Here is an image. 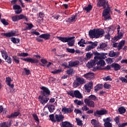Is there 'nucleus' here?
<instances>
[{
    "label": "nucleus",
    "instance_id": "nucleus-54",
    "mask_svg": "<svg viewBox=\"0 0 127 127\" xmlns=\"http://www.w3.org/2000/svg\"><path fill=\"white\" fill-rule=\"evenodd\" d=\"M66 51L68 52H69V53H75V49H74L66 48Z\"/></svg>",
    "mask_w": 127,
    "mask_h": 127
},
{
    "label": "nucleus",
    "instance_id": "nucleus-64",
    "mask_svg": "<svg viewBox=\"0 0 127 127\" xmlns=\"http://www.w3.org/2000/svg\"><path fill=\"white\" fill-rule=\"evenodd\" d=\"M126 126H127V123L118 124V127H126Z\"/></svg>",
    "mask_w": 127,
    "mask_h": 127
},
{
    "label": "nucleus",
    "instance_id": "nucleus-2",
    "mask_svg": "<svg viewBox=\"0 0 127 127\" xmlns=\"http://www.w3.org/2000/svg\"><path fill=\"white\" fill-rule=\"evenodd\" d=\"M105 34V30L103 29H94L89 32V36L90 38H99L103 37Z\"/></svg>",
    "mask_w": 127,
    "mask_h": 127
},
{
    "label": "nucleus",
    "instance_id": "nucleus-33",
    "mask_svg": "<svg viewBox=\"0 0 127 127\" xmlns=\"http://www.w3.org/2000/svg\"><path fill=\"white\" fill-rule=\"evenodd\" d=\"M92 8H93V6L91 4H88L87 7H84V9H85L87 12H90V11L92 10Z\"/></svg>",
    "mask_w": 127,
    "mask_h": 127
},
{
    "label": "nucleus",
    "instance_id": "nucleus-60",
    "mask_svg": "<svg viewBox=\"0 0 127 127\" xmlns=\"http://www.w3.org/2000/svg\"><path fill=\"white\" fill-rule=\"evenodd\" d=\"M61 69H58L56 70L52 71L51 73L52 74H58V73H61Z\"/></svg>",
    "mask_w": 127,
    "mask_h": 127
},
{
    "label": "nucleus",
    "instance_id": "nucleus-7",
    "mask_svg": "<svg viewBox=\"0 0 127 127\" xmlns=\"http://www.w3.org/2000/svg\"><path fill=\"white\" fill-rule=\"evenodd\" d=\"M108 113V110L103 109L100 110H96V112H94V117H97V118H100L101 116H104V115H107Z\"/></svg>",
    "mask_w": 127,
    "mask_h": 127
},
{
    "label": "nucleus",
    "instance_id": "nucleus-50",
    "mask_svg": "<svg viewBox=\"0 0 127 127\" xmlns=\"http://www.w3.org/2000/svg\"><path fill=\"white\" fill-rule=\"evenodd\" d=\"M74 103L76 104L78 106H81V105H83V103L81 101H78V100L76 99L74 101Z\"/></svg>",
    "mask_w": 127,
    "mask_h": 127
},
{
    "label": "nucleus",
    "instance_id": "nucleus-41",
    "mask_svg": "<svg viewBox=\"0 0 127 127\" xmlns=\"http://www.w3.org/2000/svg\"><path fill=\"white\" fill-rule=\"evenodd\" d=\"M1 53L2 57L4 59H5V58H6V57H8V55L7 54L6 51L3 50L2 51H1Z\"/></svg>",
    "mask_w": 127,
    "mask_h": 127
},
{
    "label": "nucleus",
    "instance_id": "nucleus-17",
    "mask_svg": "<svg viewBox=\"0 0 127 127\" xmlns=\"http://www.w3.org/2000/svg\"><path fill=\"white\" fill-rule=\"evenodd\" d=\"M56 118V121L57 122V123H60V122H63V120L65 119V117H64V115L62 114H56L55 115Z\"/></svg>",
    "mask_w": 127,
    "mask_h": 127
},
{
    "label": "nucleus",
    "instance_id": "nucleus-46",
    "mask_svg": "<svg viewBox=\"0 0 127 127\" xmlns=\"http://www.w3.org/2000/svg\"><path fill=\"white\" fill-rule=\"evenodd\" d=\"M18 56L19 57H27L28 56V53H21L20 54H19Z\"/></svg>",
    "mask_w": 127,
    "mask_h": 127
},
{
    "label": "nucleus",
    "instance_id": "nucleus-36",
    "mask_svg": "<svg viewBox=\"0 0 127 127\" xmlns=\"http://www.w3.org/2000/svg\"><path fill=\"white\" fill-rule=\"evenodd\" d=\"M48 108L50 113H53V112H54V110H55V106L54 105H49Z\"/></svg>",
    "mask_w": 127,
    "mask_h": 127
},
{
    "label": "nucleus",
    "instance_id": "nucleus-14",
    "mask_svg": "<svg viewBox=\"0 0 127 127\" xmlns=\"http://www.w3.org/2000/svg\"><path fill=\"white\" fill-rule=\"evenodd\" d=\"M95 60H91L89 63V67H94L97 64L98 59H101V57L95 56L94 57Z\"/></svg>",
    "mask_w": 127,
    "mask_h": 127
},
{
    "label": "nucleus",
    "instance_id": "nucleus-9",
    "mask_svg": "<svg viewBox=\"0 0 127 127\" xmlns=\"http://www.w3.org/2000/svg\"><path fill=\"white\" fill-rule=\"evenodd\" d=\"M108 1L107 0H98L97 3V7H103V8H106L107 5H108Z\"/></svg>",
    "mask_w": 127,
    "mask_h": 127
},
{
    "label": "nucleus",
    "instance_id": "nucleus-26",
    "mask_svg": "<svg viewBox=\"0 0 127 127\" xmlns=\"http://www.w3.org/2000/svg\"><path fill=\"white\" fill-rule=\"evenodd\" d=\"M66 74H67V75H69V76H72V75L75 74V71L74 70V69H73V68L70 67L68 69L66 70Z\"/></svg>",
    "mask_w": 127,
    "mask_h": 127
},
{
    "label": "nucleus",
    "instance_id": "nucleus-59",
    "mask_svg": "<svg viewBox=\"0 0 127 127\" xmlns=\"http://www.w3.org/2000/svg\"><path fill=\"white\" fill-rule=\"evenodd\" d=\"M81 110H82V111H85V112H87V111H88L89 109L87 107V104H86L82 107Z\"/></svg>",
    "mask_w": 127,
    "mask_h": 127
},
{
    "label": "nucleus",
    "instance_id": "nucleus-18",
    "mask_svg": "<svg viewBox=\"0 0 127 127\" xmlns=\"http://www.w3.org/2000/svg\"><path fill=\"white\" fill-rule=\"evenodd\" d=\"M94 74L93 72H88L84 74L83 75V77H84V78H85V79H87V80H91V79H93V78H94Z\"/></svg>",
    "mask_w": 127,
    "mask_h": 127
},
{
    "label": "nucleus",
    "instance_id": "nucleus-57",
    "mask_svg": "<svg viewBox=\"0 0 127 127\" xmlns=\"http://www.w3.org/2000/svg\"><path fill=\"white\" fill-rule=\"evenodd\" d=\"M107 46V44L105 43H102L100 45V48L101 49H103V48H105Z\"/></svg>",
    "mask_w": 127,
    "mask_h": 127
},
{
    "label": "nucleus",
    "instance_id": "nucleus-55",
    "mask_svg": "<svg viewBox=\"0 0 127 127\" xmlns=\"http://www.w3.org/2000/svg\"><path fill=\"white\" fill-rule=\"evenodd\" d=\"M111 84L109 83H105L104 85V87L105 88V89H110L111 88Z\"/></svg>",
    "mask_w": 127,
    "mask_h": 127
},
{
    "label": "nucleus",
    "instance_id": "nucleus-44",
    "mask_svg": "<svg viewBox=\"0 0 127 127\" xmlns=\"http://www.w3.org/2000/svg\"><path fill=\"white\" fill-rule=\"evenodd\" d=\"M5 82L7 85H9V84L12 82V79H11V78L9 77H6Z\"/></svg>",
    "mask_w": 127,
    "mask_h": 127
},
{
    "label": "nucleus",
    "instance_id": "nucleus-5",
    "mask_svg": "<svg viewBox=\"0 0 127 127\" xmlns=\"http://www.w3.org/2000/svg\"><path fill=\"white\" fill-rule=\"evenodd\" d=\"M96 64L97 66L96 67L93 68V71H97V70H103V68H102V67H104L105 65H106V63L104 60H102V58L100 57V59H98Z\"/></svg>",
    "mask_w": 127,
    "mask_h": 127
},
{
    "label": "nucleus",
    "instance_id": "nucleus-15",
    "mask_svg": "<svg viewBox=\"0 0 127 127\" xmlns=\"http://www.w3.org/2000/svg\"><path fill=\"white\" fill-rule=\"evenodd\" d=\"M20 112L19 111L14 112L9 115H7V119H15L17 117H18L20 115Z\"/></svg>",
    "mask_w": 127,
    "mask_h": 127
},
{
    "label": "nucleus",
    "instance_id": "nucleus-28",
    "mask_svg": "<svg viewBox=\"0 0 127 127\" xmlns=\"http://www.w3.org/2000/svg\"><path fill=\"white\" fill-rule=\"evenodd\" d=\"M31 72L30 71V70L26 68V67L24 68V71L22 72V75H27L28 76Z\"/></svg>",
    "mask_w": 127,
    "mask_h": 127
},
{
    "label": "nucleus",
    "instance_id": "nucleus-29",
    "mask_svg": "<svg viewBox=\"0 0 127 127\" xmlns=\"http://www.w3.org/2000/svg\"><path fill=\"white\" fill-rule=\"evenodd\" d=\"M103 122L105 124H111V122H113V118L112 117H108L106 119H104Z\"/></svg>",
    "mask_w": 127,
    "mask_h": 127
},
{
    "label": "nucleus",
    "instance_id": "nucleus-16",
    "mask_svg": "<svg viewBox=\"0 0 127 127\" xmlns=\"http://www.w3.org/2000/svg\"><path fill=\"white\" fill-rule=\"evenodd\" d=\"M84 88L87 93H90V92H91V90L93 89V82H89L87 85H84Z\"/></svg>",
    "mask_w": 127,
    "mask_h": 127
},
{
    "label": "nucleus",
    "instance_id": "nucleus-39",
    "mask_svg": "<svg viewBox=\"0 0 127 127\" xmlns=\"http://www.w3.org/2000/svg\"><path fill=\"white\" fill-rule=\"evenodd\" d=\"M4 59H5V62H7L8 64H11V62H12V60L11 59V58L10 57L8 56Z\"/></svg>",
    "mask_w": 127,
    "mask_h": 127
},
{
    "label": "nucleus",
    "instance_id": "nucleus-52",
    "mask_svg": "<svg viewBox=\"0 0 127 127\" xmlns=\"http://www.w3.org/2000/svg\"><path fill=\"white\" fill-rule=\"evenodd\" d=\"M109 56H110V57H115V56L118 57V55H117L114 52H110L109 54Z\"/></svg>",
    "mask_w": 127,
    "mask_h": 127
},
{
    "label": "nucleus",
    "instance_id": "nucleus-21",
    "mask_svg": "<svg viewBox=\"0 0 127 127\" xmlns=\"http://www.w3.org/2000/svg\"><path fill=\"white\" fill-rule=\"evenodd\" d=\"M61 125L62 127H73V125L68 121L62 122Z\"/></svg>",
    "mask_w": 127,
    "mask_h": 127
},
{
    "label": "nucleus",
    "instance_id": "nucleus-40",
    "mask_svg": "<svg viewBox=\"0 0 127 127\" xmlns=\"http://www.w3.org/2000/svg\"><path fill=\"white\" fill-rule=\"evenodd\" d=\"M33 118H34V120L36 122V123L39 124V118H38V116H37V115L36 114H32Z\"/></svg>",
    "mask_w": 127,
    "mask_h": 127
},
{
    "label": "nucleus",
    "instance_id": "nucleus-63",
    "mask_svg": "<svg viewBox=\"0 0 127 127\" xmlns=\"http://www.w3.org/2000/svg\"><path fill=\"white\" fill-rule=\"evenodd\" d=\"M104 126L105 127H112V123H104Z\"/></svg>",
    "mask_w": 127,
    "mask_h": 127
},
{
    "label": "nucleus",
    "instance_id": "nucleus-45",
    "mask_svg": "<svg viewBox=\"0 0 127 127\" xmlns=\"http://www.w3.org/2000/svg\"><path fill=\"white\" fill-rule=\"evenodd\" d=\"M75 120L78 126H80L81 127L83 126V123H82V121L80 119L76 118Z\"/></svg>",
    "mask_w": 127,
    "mask_h": 127
},
{
    "label": "nucleus",
    "instance_id": "nucleus-25",
    "mask_svg": "<svg viewBox=\"0 0 127 127\" xmlns=\"http://www.w3.org/2000/svg\"><path fill=\"white\" fill-rule=\"evenodd\" d=\"M125 44H126L125 40H122L120 41L118 46V51L121 50V49H123V47H124V46L125 45Z\"/></svg>",
    "mask_w": 127,
    "mask_h": 127
},
{
    "label": "nucleus",
    "instance_id": "nucleus-56",
    "mask_svg": "<svg viewBox=\"0 0 127 127\" xmlns=\"http://www.w3.org/2000/svg\"><path fill=\"white\" fill-rule=\"evenodd\" d=\"M107 30L108 31V33H110V31H114V26H113V25H111L107 27Z\"/></svg>",
    "mask_w": 127,
    "mask_h": 127
},
{
    "label": "nucleus",
    "instance_id": "nucleus-3",
    "mask_svg": "<svg viewBox=\"0 0 127 127\" xmlns=\"http://www.w3.org/2000/svg\"><path fill=\"white\" fill-rule=\"evenodd\" d=\"M57 38L60 40L62 42H64V43H67V45L69 46V47H72V46H74V43H75V37H57Z\"/></svg>",
    "mask_w": 127,
    "mask_h": 127
},
{
    "label": "nucleus",
    "instance_id": "nucleus-53",
    "mask_svg": "<svg viewBox=\"0 0 127 127\" xmlns=\"http://www.w3.org/2000/svg\"><path fill=\"white\" fill-rule=\"evenodd\" d=\"M118 36L120 39H122L124 36V33H123L122 32H117Z\"/></svg>",
    "mask_w": 127,
    "mask_h": 127
},
{
    "label": "nucleus",
    "instance_id": "nucleus-49",
    "mask_svg": "<svg viewBox=\"0 0 127 127\" xmlns=\"http://www.w3.org/2000/svg\"><path fill=\"white\" fill-rule=\"evenodd\" d=\"M76 19L73 16L68 18V21L69 23L74 22V21H76Z\"/></svg>",
    "mask_w": 127,
    "mask_h": 127
},
{
    "label": "nucleus",
    "instance_id": "nucleus-43",
    "mask_svg": "<svg viewBox=\"0 0 127 127\" xmlns=\"http://www.w3.org/2000/svg\"><path fill=\"white\" fill-rule=\"evenodd\" d=\"M49 118L50 121L51 122H53V123H56V120H55V118L54 117V114H51L49 115Z\"/></svg>",
    "mask_w": 127,
    "mask_h": 127
},
{
    "label": "nucleus",
    "instance_id": "nucleus-31",
    "mask_svg": "<svg viewBox=\"0 0 127 127\" xmlns=\"http://www.w3.org/2000/svg\"><path fill=\"white\" fill-rule=\"evenodd\" d=\"M11 41L14 44H18L20 42V39L19 38H15L14 37L11 38Z\"/></svg>",
    "mask_w": 127,
    "mask_h": 127
},
{
    "label": "nucleus",
    "instance_id": "nucleus-27",
    "mask_svg": "<svg viewBox=\"0 0 127 127\" xmlns=\"http://www.w3.org/2000/svg\"><path fill=\"white\" fill-rule=\"evenodd\" d=\"M118 111L120 115H123V114L126 113L127 110L124 107H121L118 108Z\"/></svg>",
    "mask_w": 127,
    "mask_h": 127
},
{
    "label": "nucleus",
    "instance_id": "nucleus-30",
    "mask_svg": "<svg viewBox=\"0 0 127 127\" xmlns=\"http://www.w3.org/2000/svg\"><path fill=\"white\" fill-rule=\"evenodd\" d=\"M93 57V53H91V52L87 53L86 54V57L85 58V60H90L91 58Z\"/></svg>",
    "mask_w": 127,
    "mask_h": 127
},
{
    "label": "nucleus",
    "instance_id": "nucleus-37",
    "mask_svg": "<svg viewBox=\"0 0 127 127\" xmlns=\"http://www.w3.org/2000/svg\"><path fill=\"white\" fill-rule=\"evenodd\" d=\"M25 24L28 26V27H26L27 29L28 30H30L33 27H34V26L32 23H25Z\"/></svg>",
    "mask_w": 127,
    "mask_h": 127
},
{
    "label": "nucleus",
    "instance_id": "nucleus-58",
    "mask_svg": "<svg viewBox=\"0 0 127 127\" xmlns=\"http://www.w3.org/2000/svg\"><path fill=\"white\" fill-rule=\"evenodd\" d=\"M91 124L93 125V126H97V120L96 119H92L91 121Z\"/></svg>",
    "mask_w": 127,
    "mask_h": 127
},
{
    "label": "nucleus",
    "instance_id": "nucleus-35",
    "mask_svg": "<svg viewBox=\"0 0 127 127\" xmlns=\"http://www.w3.org/2000/svg\"><path fill=\"white\" fill-rule=\"evenodd\" d=\"M41 63L39 64L40 66H42L43 67H45V64H47L48 61L46 59H41Z\"/></svg>",
    "mask_w": 127,
    "mask_h": 127
},
{
    "label": "nucleus",
    "instance_id": "nucleus-51",
    "mask_svg": "<svg viewBox=\"0 0 127 127\" xmlns=\"http://www.w3.org/2000/svg\"><path fill=\"white\" fill-rule=\"evenodd\" d=\"M13 9L18 10V9H21V7L19 5L15 4L13 6Z\"/></svg>",
    "mask_w": 127,
    "mask_h": 127
},
{
    "label": "nucleus",
    "instance_id": "nucleus-48",
    "mask_svg": "<svg viewBox=\"0 0 127 127\" xmlns=\"http://www.w3.org/2000/svg\"><path fill=\"white\" fill-rule=\"evenodd\" d=\"M74 91L73 90H70L67 92V95H69L70 96V97H72V98H74Z\"/></svg>",
    "mask_w": 127,
    "mask_h": 127
},
{
    "label": "nucleus",
    "instance_id": "nucleus-38",
    "mask_svg": "<svg viewBox=\"0 0 127 127\" xmlns=\"http://www.w3.org/2000/svg\"><path fill=\"white\" fill-rule=\"evenodd\" d=\"M88 100H89L90 101H91V100H92V101H98V98L94 95H91L89 96Z\"/></svg>",
    "mask_w": 127,
    "mask_h": 127
},
{
    "label": "nucleus",
    "instance_id": "nucleus-24",
    "mask_svg": "<svg viewBox=\"0 0 127 127\" xmlns=\"http://www.w3.org/2000/svg\"><path fill=\"white\" fill-rule=\"evenodd\" d=\"M77 98L78 99H82V94L79 90H75L74 92V98Z\"/></svg>",
    "mask_w": 127,
    "mask_h": 127
},
{
    "label": "nucleus",
    "instance_id": "nucleus-47",
    "mask_svg": "<svg viewBox=\"0 0 127 127\" xmlns=\"http://www.w3.org/2000/svg\"><path fill=\"white\" fill-rule=\"evenodd\" d=\"M0 21L3 25H8V23L7 21H6V20L5 19L3 18L0 19Z\"/></svg>",
    "mask_w": 127,
    "mask_h": 127
},
{
    "label": "nucleus",
    "instance_id": "nucleus-23",
    "mask_svg": "<svg viewBox=\"0 0 127 127\" xmlns=\"http://www.w3.org/2000/svg\"><path fill=\"white\" fill-rule=\"evenodd\" d=\"M68 63L69 67H75L80 64V62L78 61H76L74 62L70 61Z\"/></svg>",
    "mask_w": 127,
    "mask_h": 127
},
{
    "label": "nucleus",
    "instance_id": "nucleus-8",
    "mask_svg": "<svg viewBox=\"0 0 127 127\" xmlns=\"http://www.w3.org/2000/svg\"><path fill=\"white\" fill-rule=\"evenodd\" d=\"M11 19L12 21L15 22V21H18V20H20V19H25L26 21H28L29 19L26 17V16L23 14H20L19 15H15L12 17Z\"/></svg>",
    "mask_w": 127,
    "mask_h": 127
},
{
    "label": "nucleus",
    "instance_id": "nucleus-34",
    "mask_svg": "<svg viewBox=\"0 0 127 127\" xmlns=\"http://www.w3.org/2000/svg\"><path fill=\"white\" fill-rule=\"evenodd\" d=\"M101 89H103V84H98L95 86V89H94L96 92H98Z\"/></svg>",
    "mask_w": 127,
    "mask_h": 127
},
{
    "label": "nucleus",
    "instance_id": "nucleus-19",
    "mask_svg": "<svg viewBox=\"0 0 127 127\" xmlns=\"http://www.w3.org/2000/svg\"><path fill=\"white\" fill-rule=\"evenodd\" d=\"M51 35L49 33L42 34L40 35L39 37L40 38H43L45 40H49L50 39Z\"/></svg>",
    "mask_w": 127,
    "mask_h": 127
},
{
    "label": "nucleus",
    "instance_id": "nucleus-12",
    "mask_svg": "<svg viewBox=\"0 0 127 127\" xmlns=\"http://www.w3.org/2000/svg\"><path fill=\"white\" fill-rule=\"evenodd\" d=\"M12 120H9L7 122H2L0 124V127H11Z\"/></svg>",
    "mask_w": 127,
    "mask_h": 127
},
{
    "label": "nucleus",
    "instance_id": "nucleus-13",
    "mask_svg": "<svg viewBox=\"0 0 127 127\" xmlns=\"http://www.w3.org/2000/svg\"><path fill=\"white\" fill-rule=\"evenodd\" d=\"M84 103L90 108H95V102L92 100H90L86 98L84 99Z\"/></svg>",
    "mask_w": 127,
    "mask_h": 127
},
{
    "label": "nucleus",
    "instance_id": "nucleus-20",
    "mask_svg": "<svg viewBox=\"0 0 127 127\" xmlns=\"http://www.w3.org/2000/svg\"><path fill=\"white\" fill-rule=\"evenodd\" d=\"M112 68H114L115 71H119V70H121V68H122V66L117 63H113L111 64Z\"/></svg>",
    "mask_w": 127,
    "mask_h": 127
},
{
    "label": "nucleus",
    "instance_id": "nucleus-4",
    "mask_svg": "<svg viewBox=\"0 0 127 127\" xmlns=\"http://www.w3.org/2000/svg\"><path fill=\"white\" fill-rule=\"evenodd\" d=\"M106 7L107 8L104 9L102 12V16L104 17V20L111 19V15H109L110 12H111V8L110 5H109V3H108V5H106Z\"/></svg>",
    "mask_w": 127,
    "mask_h": 127
},
{
    "label": "nucleus",
    "instance_id": "nucleus-1",
    "mask_svg": "<svg viewBox=\"0 0 127 127\" xmlns=\"http://www.w3.org/2000/svg\"><path fill=\"white\" fill-rule=\"evenodd\" d=\"M41 91V95L39 96L38 100L42 105H45L49 101L48 97L51 95V91L48 87L45 86H42L40 87Z\"/></svg>",
    "mask_w": 127,
    "mask_h": 127
},
{
    "label": "nucleus",
    "instance_id": "nucleus-32",
    "mask_svg": "<svg viewBox=\"0 0 127 127\" xmlns=\"http://www.w3.org/2000/svg\"><path fill=\"white\" fill-rule=\"evenodd\" d=\"M12 59L13 61H14V62H15V63H16V64H19L20 61H19V58L17 57V56H13L12 57Z\"/></svg>",
    "mask_w": 127,
    "mask_h": 127
},
{
    "label": "nucleus",
    "instance_id": "nucleus-11",
    "mask_svg": "<svg viewBox=\"0 0 127 127\" xmlns=\"http://www.w3.org/2000/svg\"><path fill=\"white\" fill-rule=\"evenodd\" d=\"M62 111L64 114H71L74 111V106L71 105V107L67 108L66 107H64L62 108Z\"/></svg>",
    "mask_w": 127,
    "mask_h": 127
},
{
    "label": "nucleus",
    "instance_id": "nucleus-10",
    "mask_svg": "<svg viewBox=\"0 0 127 127\" xmlns=\"http://www.w3.org/2000/svg\"><path fill=\"white\" fill-rule=\"evenodd\" d=\"M21 60H23V61H25V62H29V63H31V64H33L35 63H38L39 61L37 59H34L30 58H20Z\"/></svg>",
    "mask_w": 127,
    "mask_h": 127
},
{
    "label": "nucleus",
    "instance_id": "nucleus-62",
    "mask_svg": "<svg viewBox=\"0 0 127 127\" xmlns=\"http://www.w3.org/2000/svg\"><path fill=\"white\" fill-rule=\"evenodd\" d=\"M114 121L116 124H119L120 123V117L117 116L114 118Z\"/></svg>",
    "mask_w": 127,
    "mask_h": 127
},
{
    "label": "nucleus",
    "instance_id": "nucleus-42",
    "mask_svg": "<svg viewBox=\"0 0 127 127\" xmlns=\"http://www.w3.org/2000/svg\"><path fill=\"white\" fill-rule=\"evenodd\" d=\"M120 80H121L122 83H127V75H125V77H119Z\"/></svg>",
    "mask_w": 127,
    "mask_h": 127
},
{
    "label": "nucleus",
    "instance_id": "nucleus-22",
    "mask_svg": "<svg viewBox=\"0 0 127 127\" xmlns=\"http://www.w3.org/2000/svg\"><path fill=\"white\" fill-rule=\"evenodd\" d=\"M1 35H3V36H5V37H12V36H14L15 35V33L11 31L8 33H1Z\"/></svg>",
    "mask_w": 127,
    "mask_h": 127
},
{
    "label": "nucleus",
    "instance_id": "nucleus-61",
    "mask_svg": "<svg viewBox=\"0 0 127 127\" xmlns=\"http://www.w3.org/2000/svg\"><path fill=\"white\" fill-rule=\"evenodd\" d=\"M93 49V47H92L91 45L88 46L85 48L86 51H90V50H92Z\"/></svg>",
    "mask_w": 127,
    "mask_h": 127
},
{
    "label": "nucleus",
    "instance_id": "nucleus-6",
    "mask_svg": "<svg viewBox=\"0 0 127 127\" xmlns=\"http://www.w3.org/2000/svg\"><path fill=\"white\" fill-rule=\"evenodd\" d=\"M83 84H85V79L82 77H76L73 83V88H77V87H79L80 85H83Z\"/></svg>",
    "mask_w": 127,
    "mask_h": 127
}]
</instances>
